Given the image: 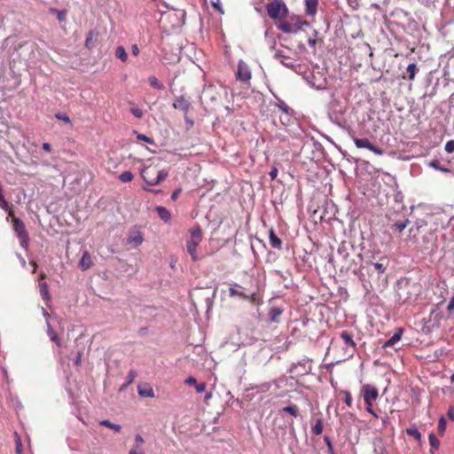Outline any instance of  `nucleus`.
Instances as JSON below:
<instances>
[{
  "instance_id": "1",
  "label": "nucleus",
  "mask_w": 454,
  "mask_h": 454,
  "mask_svg": "<svg viewBox=\"0 0 454 454\" xmlns=\"http://www.w3.org/2000/svg\"><path fill=\"white\" fill-rule=\"evenodd\" d=\"M168 176V171L163 168L160 160H148L141 170L142 179L150 186L163 182Z\"/></svg>"
},
{
  "instance_id": "2",
  "label": "nucleus",
  "mask_w": 454,
  "mask_h": 454,
  "mask_svg": "<svg viewBox=\"0 0 454 454\" xmlns=\"http://www.w3.org/2000/svg\"><path fill=\"white\" fill-rule=\"evenodd\" d=\"M360 395L363 397L365 403V411L375 418H378L377 413L373 410V403L379 397L378 388L371 384H364L360 389Z\"/></svg>"
},
{
  "instance_id": "3",
  "label": "nucleus",
  "mask_w": 454,
  "mask_h": 454,
  "mask_svg": "<svg viewBox=\"0 0 454 454\" xmlns=\"http://www.w3.org/2000/svg\"><path fill=\"white\" fill-rule=\"evenodd\" d=\"M277 27L283 33H297L303 26H309V22L297 15H292L289 20L285 19L276 23Z\"/></svg>"
},
{
  "instance_id": "4",
  "label": "nucleus",
  "mask_w": 454,
  "mask_h": 454,
  "mask_svg": "<svg viewBox=\"0 0 454 454\" xmlns=\"http://www.w3.org/2000/svg\"><path fill=\"white\" fill-rule=\"evenodd\" d=\"M266 10L271 20L280 22L288 16V8L282 0H273L266 4Z\"/></svg>"
},
{
  "instance_id": "5",
  "label": "nucleus",
  "mask_w": 454,
  "mask_h": 454,
  "mask_svg": "<svg viewBox=\"0 0 454 454\" xmlns=\"http://www.w3.org/2000/svg\"><path fill=\"white\" fill-rule=\"evenodd\" d=\"M190 233L191 237L186 242L187 252L191 255L192 261H197V247L202 240L201 229L200 227L193 228L190 231Z\"/></svg>"
},
{
  "instance_id": "6",
  "label": "nucleus",
  "mask_w": 454,
  "mask_h": 454,
  "mask_svg": "<svg viewBox=\"0 0 454 454\" xmlns=\"http://www.w3.org/2000/svg\"><path fill=\"white\" fill-rule=\"evenodd\" d=\"M13 229L17 234L20 246L27 250L29 247V235L26 230L25 224L20 218H13Z\"/></svg>"
},
{
  "instance_id": "7",
  "label": "nucleus",
  "mask_w": 454,
  "mask_h": 454,
  "mask_svg": "<svg viewBox=\"0 0 454 454\" xmlns=\"http://www.w3.org/2000/svg\"><path fill=\"white\" fill-rule=\"evenodd\" d=\"M353 141L357 148H365L374 153L377 155H382L383 150L380 147H377L373 144L370 142L368 138H357L354 137Z\"/></svg>"
},
{
  "instance_id": "8",
  "label": "nucleus",
  "mask_w": 454,
  "mask_h": 454,
  "mask_svg": "<svg viewBox=\"0 0 454 454\" xmlns=\"http://www.w3.org/2000/svg\"><path fill=\"white\" fill-rule=\"evenodd\" d=\"M251 72L248 66L242 60L238 64L236 78L242 82H248L251 80Z\"/></svg>"
},
{
  "instance_id": "9",
  "label": "nucleus",
  "mask_w": 454,
  "mask_h": 454,
  "mask_svg": "<svg viewBox=\"0 0 454 454\" xmlns=\"http://www.w3.org/2000/svg\"><path fill=\"white\" fill-rule=\"evenodd\" d=\"M144 242L143 233L136 227L129 231L127 243L131 245L133 247H139Z\"/></svg>"
},
{
  "instance_id": "10",
  "label": "nucleus",
  "mask_w": 454,
  "mask_h": 454,
  "mask_svg": "<svg viewBox=\"0 0 454 454\" xmlns=\"http://www.w3.org/2000/svg\"><path fill=\"white\" fill-rule=\"evenodd\" d=\"M427 223L425 221H417L409 230V238L415 242H418V235L423 233L427 229Z\"/></svg>"
},
{
  "instance_id": "11",
  "label": "nucleus",
  "mask_w": 454,
  "mask_h": 454,
  "mask_svg": "<svg viewBox=\"0 0 454 454\" xmlns=\"http://www.w3.org/2000/svg\"><path fill=\"white\" fill-rule=\"evenodd\" d=\"M340 339L343 340L344 344L346 345L347 348H352V352H351V355L354 353V351L356 350V344L353 339L354 335L351 332H348V331H342L340 333Z\"/></svg>"
},
{
  "instance_id": "12",
  "label": "nucleus",
  "mask_w": 454,
  "mask_h": 454,
  "mask_svg": "<svg viewBox=\"0 0 454 454\" xmlns=\"http://www.w3.org/2000/svg\"><path fill=\"white\" fill-rule=\"evenodd\" d=\"M191 104L187 98L184 96H180L176 98L173 103V107L175 109H178L183 111L184 113H187L190 109Z\"/></svg>"
},
{
  "instance_id": "13",
  "label": "nucleus",
  "mask_w": 454,
  "mask_h": 454,
  "mask_svg": "<svg viewBox=\"0 0 454 454\" xmlns=\"http://www.w3.org/2000/svg\"><path fill=\"white\" fill-rule=\"evenodd\" d=\"M138 395L142 397H154V391L153 387L147 384H140L137 387Z\"/></svg>"
},
{
  "instance_id": "14",
  "label": "nucleus",
  "mask_w": 454,
  "mask_h": 454,
  "mask_svg": "<svg viewBox=\"0 0 454 454\" xmlns=\"http://www.w3.org/2000/svg\"><path fill=\"white\" fill-rule=\"evenodd\" d=\"M403 333V329L397 328L393 336L383 344L382 348H387L388 347H393L396 342H398L401 340Z\"/></svg>"
},
{
  "instance_id": "15",
  "label": "nucleus",
  "mask_w": 454,
  "mask_h": 454,
  "mask_svg": "<svg viewBox=\"0 0 454 454\" xmlns=\"http://www.w3.org/2000/svg\"><path fill=\"white\" fill-rule=\"evenodd\" d=\"M318 0H305L306 14L314 17L317 12Z\"/></svg>"
},
{
  "instance_id": "16",
  "label": "nucleus",
  "mask_w": 454,
  "mask_h": 454,
  "mask_svg": "<svg viewBox=\"0 0 454 454\" xmlns=\"http://www.w3.org/2000/svg\"><path fill=\"white\" fill-rule=\"evenodd\" d=\"M92 266V259L88 251L83 252L82 256L79 262V267L82 270H87Z\"/></svg>"
},
{
  "instance_id": "17",
  "label": "nucleus",
  "mask_w": 454,
  "mask_h": 454,
  "mask_svg": "<svg viewBox=\"0 0 454 454\" xmlns=\"http://www.w3.org/2000/svg\"><path fill=\"white\" fill-rule=\"evenodd\" d=\"M387 264H388V260L387 258H381L380 260V262H373L371 264V266L373 268L374 271L378 272V275L380 277V275H382L385 272Z\"/></svg>"
},
{
  "instance_id": "18",
  "label": "nucleus",
  "mask_w": 454,
  "mask_h": 454,
  "mask_svg": "<svg viewBox=\"0 0 454 454\" xmlns=\"http://www.w3.org/2000/svg\"><path fill=\"white\" fill-rule=\"evenodd\" d=\"M424 232H426V233L423 236V247H422V249L423 250H427L434 243L436 239L434 237V234L432 231L427 232L425 231Z\"/></svg>"
},
{
  "instance_id": "19",
  "label": "nucleus",
  "mask_w": 454,
  "mask_h": 454,
  "mask_svg": "<svg viewBox=\"0 0 454 454\" xmlns=\"http://www.w3.org/2000/svg\"><path fill=\"white\" fill-rule=\"evenodd\" d=\"M270 244L272 247L281 249L282 248V240L275 234L273 229L270 231Z\"/></svg>"
},
{
  "instance_id": "20",
  "label": "nucleus",
  "mask_w": 454,
  "mask_h": 454,
  "mask_svg": "<svg viewBox=\"0 0 454 454\" xmlns=\"http://www.w3.org/2000/svg\"><path fill=\"white\" fill-rule=\"evenodd\" d=\"M155 210L162 221H164L165 223L169 222L171 218V214L166 207L158 206L156 207Z\"/></svg>"
},
{
  "instance_id": "21",
  "label": "nucleus",
  "mask_w": 454,
  "mask_h": 454,
  "mask_svg": "<svg viewBox=\"0 0 454 454\" xmlns=\"http://www.w3.org/2000/svg\"><path fill=\"white\" fill-rule=\"evenodd\" d=\"M274 58L276 59H278L284 66H286L287 67H291L294 66L293 62L287 61L290 59V58L284 55L282 51H279V50L276 51L274 53Z\"/></svg>"
},
{
  "instance_id": "22",
  "label": "nucleus",
  "mask_w": 454,
  "mask_h": 454,
  "mask_svg": "<svg viewBox=\"0 0 454 454\" xmlns=\"http://www.w3.org/2000/svg\"><path fill=\"white\" fill-rule=\"evenodd\" d=\"M283 313V309L278 307H273L270 309L269 315L271 322L277 323L279 320L280 316Z\"/></svg>"
},
{
  "instance_id": "23",
  "label": "nucleus",
  "mask_w": 454,
  "mask_h": 454,
  "mask_svg": "<svg viewBox=\"0 0 454 454\" xmlns=\"http://www.w3.org/2000/svg\"><path fill=\"white\" fill-rule=\"evenodd\" d=\"M229 294H230V296H231V297L239 296L240 298H242L244 300L254 301V299H251V297L249 295L244 294L243 292H240L236 287H231L229 289Z\"/></svg>"
},
{
  "instance_id": "24",
  "label": "nucleus",
  "mask_w": 454,
  "mask_h": 454,
  "mask_svg": "<svg viewBox=\"0 0 454 454\" xmlns=\"http://www.w3.org/2000/svg\"><path fill=\"white\" fill-rule=\"evenodd\" d=\"M418 71L417 65L415 63H411L407 67V74L408 77L403 76V79L408 78L410 81H413L415 79L416 73Z\"/></svg>"
},
{
  "instance_id": "25",
  "label": "nucleus",
  "mask_w": 454,
  "mask_h": 454,
  "mask_svg": "<svg viewBox=\"0 0 454 454\" xmlns=\"http://www.w3.org/2000/svg\"><path fill=\"white\" fill-rule=\"evenodd\" d=\"M339 395L343 397L344 403L347 404L348 408H351L353 406L352 395L349 391L340 390L339 392Z\"/></svg>"
},
{
  "instance_id": "26",
  "label": "nucleus",
  "mask_w": 454,
  "mask_h": 454,
  "mask_svg": "<svg viewBox=\"0 0 454 454\" xmlns=\"http://www.w3.org/2000/svg\"><path fill=\"white\" fill-rule=\"evenodd\" d=\"M39 289L42 298L44 301H49L51 299V295L48 290V285L45 282L39 283Z\"/></svg>"
},
{
  "instance_id": "27",
  "label": "nucleus",
  "mask_w": 454,
  "mask_h": 454,
  "mask_svg": "<svg viewBox=\"0 0 454 454\" xmlns=\"http://www.w3.org/2000/svg\"><path fill=\"white\" fill-rule=\"evenodd\" d=\"M115 57L119 59H121L122 62H127L128 60V54L126 52V50L123 46H118L115 51Z\"/></svg>"
},
{
  "instance_id": "28",
  "label": "nucleus",
  "mask_w": 454,
  "mask_h": 454,
  "mask_svg": "<svg viewBox=\"0 0 454 454\" xmlns=\"http://www.w3.org/2000/svg\"><path fill=\"white\" fill-rule=\"evenodd\" d=\"M96 35L93 31H90L87 35L85 40V47L88 49H92L95 45Z\"/></svg>"
},
{
  "instance_id": "29",
  "label": "nucleus",
  "mask_w": 454,
  "mask_h": 454,
  "mask_svg": "<svg viewBox=\"0 0 454 454\" xmlns=\"http://www.w3.org/2000/svg\"><path fill=\"white\" fill-rule=\"evenodd\" d=\"M99 424H100L101 426H104V427H108V428H110V429H112V430H114V431H115V432H120V431H121V426H120V425H118V424H114V423H112V422H111L110 420H108V419L101 420V421L99 422Z\"/></svg>"
},
{
  "instance_id": "30",
  "label": "nucleus",
  "mask_w": 454,
  "mask_h": 454,
  "mask_svg": "<svg viewBox=\"0 0 454 454\" xmlns=\"http://www.w3.org/2000/svg\"><path fill=\"white\" fill-rule=\"evenodd\" d=\"M47 333L51 340L54 341L58 346H60L59 338L50 324H48Z\"/></svg>"
},
{
  "instance_id": "31",
  "label": "nucleus",
  "mask_w": 454,
  "mask_h": 454,
  "mask_svg": "<svg viewBox=\"0 0 454 454\" xmlns=\"http://www.w3.org/2000/svg\"><path fill=\"white\" fill-rule=\"evenodd\" d=\"M428 166L442 172H449L447 168L442 167L441 162L438 160H430L428 162Z\"/></svg>"
},
{
  "instance_id": "32",
  "label": "nucleus",
  "mask_w": 454,
  "mask_h": 454,
  "mask_svg": "<svg viewBox=\"0 0 454 454\" xmlns=\"http://www.w3.org/2000/svg\"><path fill=\"white\" fill-rule=\"evenodd\" d=\"M406 434L410 436L414 437L417 441H420L421 439V434L419 432L416 427L407 428Z\"/></svg>"
},
{
  "instance_id": "33",
  "label": "nucleus",
  "mask_w": 454,
  "mask_h": 454,
  "mask_svg": "<svg viewBox=\"0 0 454 454\" xmlns=\"http://www.w3.org/2000/svg\"><path fill=\"white\" fill-rule=\"evenodd\" d=\"M149 83L152 87L158 89V90H163L164 85L158 80L155 76H150L148 78Z\"/></svg>"
},
{
  "instance_id": "34",
  "label": "nucleus",
  "mask_w": 454,
  "mask_h": 454,
  "mask_svg": "<svg viewBox=\"0 0 454 454\" xmlns=\"http://www.w3.org/2000/svg\"><path fill=\"white\" fill-rule=\"evenodd\" d=\"M134 178V175L132 174V172L130 171H124L122 172L120 176H119V179L122 182V183H128V182H130L132 181Z\"/></svg>"
},
{
  "instance_id": "35",
  "label": "nucleus",
  "mask_w": 454,
  "mask_h": 454,
  "mask_svg": "<svg viewBox=\"0 0 454 454\" xmlns=\"http://www.w3.org/2000/svg\"><path fill=\"white\" fill-rule=\"evenodd\" d=\"M282 411L287 412L295 418L298 416L299 412L298 408L295 405L286 406L282 409Z\"/></svg>"
},
{
  "instance_id": "36",
  "label": "nucleus",
  "mask_w": 454,
  "mask_h": 454,
  "mask_svg": "<svg viewBox=\"0 0 454 454\" xmlns=\"http://www.w3.org/2000/svg\"><path fill=\"white\" fill-rule=\"evenodd\" d=\"M323 422L321 419H317V423L315 424V426L312 427V433L316 435H319L322 434L323 432Z\"/></svg>"
},
{
  "instance_id": "37",
  "label": "nucleus",
  "mask_w": 454,
  "mask_h": 454,
  "mask_svg": "<svg viewBox=\"0 0 454 454\" xmlns=\"http://www.w3.org/2000/svg\"><path fill=\"white\" fill-rule=\"evenodd\" d=\"M408 223L409 220H405L404 222H396L392 225V229H395V231L401 232L406 228Z\"/></svg>"
},
{
  "instance_id": "38",
  "label": "nucleus",
  "mask_w": 454,
  "mask_h": 454,
  "mask_svg": "<svg viewBox=\"0 0 454 454\" xmlns=\"http://www.w3.org/2000/svg\"><path fill=\"white\" fill-rule=\"evenodd\" d=\"M429 442L432 449L435 450L439 449L440 441L436 438V436L434 434H431L429 435Z\"/></svg>"
},
{
  "instance_id": "39",
  "label": "nucleus",
  "mask_w": 454,
  "mask_h": 454,
  "mask_svg": "<svg viewBox=\"0 0 454 454\" xmlns=\"http://www.w3.org/2000/svg\"><path fill=\"white\" fill-rule=\"evenodd\" d=\"M0 208L4 210H8V201L5 200L3 193V187L0 184Z\"/></svg>"
},
{
  "instance_id": "40",
  "label": "nucleus",
  "mask_w": 454,
  "mask_h": 454,
  "mask_svg": "<svg viewBox=\"0 0 454 454\" xmlns=\"http://www.w3.org/2000/svg\"><path fill=\"white\" fill-rule=\"evenodd\" d=\"M446 429V420L444 417H441L438 422V431L439 434H443Z\"/></svg>"
},
{
  "instance_id": "41",
  "label": "nucleus",
  "mask_w": 454,
  "mask_h": 454,
  "mask_svg": "<svg viewBox=\"0 0 454 454\" xmlns=\"http://www.w3.org/2000/svg\"><path fill=\"white\" fill-rule=\"evenodd\" d=\"M55 117L58 119V120H61L67 123H71V120L70 118L65 114H62V113H58L55 114Z\"/></svg>"
},
{
  "instance_id": "42",
  "label": "nucleus",
  "mask_w": 454,
  "mask_h": 454,
  "mask_svg": "<svg viewBox=\"0 0 454 454\" xmlns=\"http://www.w3.org/2000/svg\"><path fill=\"white\" fill-rule=\"evenodd\" d=\"M144 439L143 437L140 435V434H137L135 436V442H136V446L133 448V449H137L139 450L141 445L144 443Z\"/></svg>"
},
{
  "instance_id": "43",
  "label": "nucleus",
  "mask_w": 454,
  "mask_h": 454,
  "mask_svg": "<svg viewBox=\"0 0 454 454\" xmlns=\"http://www.w3.org/2000/svg\"><path fill=\"white\" fill-rule=\"evenodd\" d=\"M445 151L448 153H451L454 152V140H450L445 145Z\"/></svg>"
},
{
  "instance_id": "44",
  "label": "nucleus",
  "mask_w": 454,
  "mask_h": 454,
  "mask_svg": "<svg viewBox=\"0 0 454 454\" xmlns=\"http://www.w3.org/2000/svg\"><path fill=\"white\" fill-rule=\"evenodd\" d=\"M130 112L132 114L137 118H142L143 117V111L140 108L137 107H132L130 109Z\"/></svg>"
},
{
  "instance_id": "45",
  "label": "nucleus",
  "mask_w": 454,
  "mask_h": 454,
  "mask_svg": "<svg viewBox=\"0 0 454 454\" xmlns=\"http://www.w3.org/2000/svg\"><path fill=\"white\" fill-rule=\"evenodd\" d=\"M137 377V372L136 371L134 370H130L128 373V381H127V385L132 383L134 381V380L136 379Z\"/></svg>"
},
{
  "instance_id": "46",
  "label": "nucleus",
  "mask_w": 454,
  "mask_h": 454,
  "mask_svg": "<svg viewBox=\"0 0 454 454\" xmlns=\"http://www.w3.org/2000/svg\"><path fill=\"white\" fill-rule=\"evenodd\" d=\"M284 113L288 114L289 113V106L282 100H279V102L277 105Z\"/></svg>"
},
{
  "instance_id": "47",
  "label": "nucleus",
  "mask_w": 454,
  "mask_h": 454,
  "mask_svg": "<svg viewBox=\"0 0 454 454\" xmlns=\"http://www.w3.org/2000/svg\"><path fill=\"white\" fill-rule=\"evenodd\" d=\"M206 383H197L194 387L198 393H202L206 390Z\"/></svg>"
},
{
  "instance_id": "48",
  "label": "nucleus",
  "mask_w": 454,
  "mask_h": 454,
  "mask_svg": "<svg viewBox=\"0 0 454 454\" xmlns=\"http://www.w3.org/2000/svg\"><path fill=\"white\" fill-rule=\"evenodd\" d=\"M57 18L59 21H64L67 18V11L59 10V12L57 13Z\"/></svg>"
},
{
  "instance_id": "49",
  "label": "nucleus",
  "mask_w": 454,
  "mask_h": 454,
  "mask_svg": "<svg viewBox=\"0 0 454 454\" xmlns=\"http://www.w3.org/2000/svg\"><path fill=\"white\" fill-rule=\"evenodd\" d=\"M184 383L191 386H195L197 384V380L194 377L189 376L185 380Z\"/></svg>"
},
{
  "instance_id": "50",
  "label": "nucleus",
  "mask_w": 454,
  "mask_h": 454,
  "mask_svg": "<svg viewBox=\"0 0 454 454\" xmlns=\"http://www.w3.org/2000/svg\"><path fill=\"white\" fill-rule=\"evenodd\" d=\"M181 192H182V189H181V188H177V189H176V190L172 192V194H171V197H170V198H171V200H174V201H175V200H177V198L179 197V195H180Z\"/></svg>"
},
{
  "instance_id": "51",
  "label": "nucleus",
  "mask_w": 454,
  "mask_h": 454,
  "mask_svg": "<svg viewBox=\"0 0 454 454\" xmlns=\"http://www.w3.org/2000/svg\"><path fill=\"white\" fill-rule=\"evenodd\" d=\"M447 416L450 420L454 421V407L453 406L449 407Z\"/></svg>"
},
{
  "instance_id": "52",
  "label": "nucleus",
  "mask_w": 454,
  "mask_h": 454,
  "mask_svg": "<svg viewBox=\"0 0 454 454\" xmlns=\"http://www.w3.org/2000/svg\"><path fill=\"white\" fill-rule=\"evenodd\" d=\"M270 178L274 180L278 176V168L276 167L272 168L269 173Z\"/></svg>"
},
{
  "instance_id": "53",
  "label": "nucleus",
  "mask_w": 454,
  "mask_h": 454,
  "mask_svg": "<svg viewBox=\"0 0 454 454\" xmlns=\"http://www.w3.org/2000/svg\"><path fill=\"white\" fill-rule=\"evenodd\" d=\"M325 441L326 442L329 453H333V445H332V442H331L329 437H325Z\"/></svg>"
},
{
  "instance_id": "54",
  "label": "nucleus",
  "mask_w": 454,
  "mask_h": 454,
  "mask_svg": "<svg viewBox=\"0 0 454 454\" xmlns=\"http://www.w3.org/2000/svg\"><path fill=\"white\" fill-rule=\"evenodd\" d=\"M137 138L148 143H153V140L150 137H146L145 135H138Z\"/></svg>"
},
{
  "instance_id": "55",
  "label": "nucleus",
  "mask_w": 454,
  "mask_h": 454,
  "mask_svg": "<svg viewBox=\"0 0 454 454\" xmlns=\"http://www.w3.org/2000/svg\"><path fill=\"white\" fill-rule=\"evenodd\" d=\"M131 52L133 55L137 56L139 53V48L137 44H133L131 47Z\"/></svg>"
},
{
  "instance_id": "56",
  "label": "nucleus",
  "mask_w": 454,
  "mask_h": 454,
  "mask_svg": "<svg viewBox=\"0 0 454 454\" xmlns=\"http://www.w3.org/2000/svg\"><path fill=\"white\" fill-rule=\"evenodd\" d=\"M43 150H45V151H47V152H50V151H51V145H50V144H48V143H44V144H43Z\"/></svg>"
},
{
  "instance_id": "57",
  "label": "nucleus",
  "mask_w": 454,
  "mask_h": 454,
  "mask_svg": "<svg viewBox=\"0 0 454 454\" xmlns=\"http://www.w3.org/2000/svg\"><path fill=\"white\" fill-rule=\"evenodd\" d=\"M5 211H6V212H8V215H9V216H11V217H12V219H13V218H15V217H14V212H13V210H12V209H11V208H10V207H9V206H8V210H5Z\"/></svg>"
},
{
  "instance_id": "58",
  "label": "nucleus",
  "mask_w": 454,
  "mask_h": 454,
  "mask_svg": "<svg viewBox=\"0 0 454 454\" xmlns=\"http://www.w3.org/2000/svg\"><path fill=\"white\" fill-rule=\"evenodd\" d=\"M16 451L18 454H21V444L20 443L17 444Z\"/></svg>"
},
{
  "instance_id": "59",
  "label": "nucleus",
  "mask_w": 454,
  "mask_h": 454,
  "mask_svg": "<svg viewBox=\"0 0 454 454\" xmlns=\"http://www.w3.org/2000/svg\"><path fill=\"white\" fill-rule=\"evenodd\" d=\"M308 43H309V44L310 46H315L316 45V40L315 39H309Z\"/></svg>"
},
{
  "instance_id": "60",
  "label": "nucleus",
  "mask_w": 454,
  "mask_h": 454,
  "mask_svg": "<svg viewBox=\"0 0 454 454\" xmlns=\"http://www.w3.org/2000/svg\"><path fill=\"white\" fill-rule=\"evenodd\" d=\"M80 363H81V355L79 354L77 358L75 359L74 364H75V365H79Z\"/></svg>"
},
{
  "instance_id": "61",
  "label": "nucleus",
  "mask_w": 454,
  "mask_h": 454,
  "mask_svg": "<svg viewBox=\"0 0 454 454\" xmlns=\"http://www.w3.org/2000/svg\"><path fill=\"white\" fill-rule=\"evenodd\" d=\"M129 454H139V453H138V450H137V449H131V450H129Z\"/></svg>"
},
{
  "instance_id": "62",
  "label": "nucleus",
  "mask_w": 454,
  "mask_h": 454,
  "mask_svg": "<svg viewBox=\"0 0 454 454\" xmlns=\"http://www.w3.org/2000/svg\"><path fill=\"white\" fill-rule=\"evenodd\" d=\"M211 397H212V393H210V392L207 393V394H206V395H205V399H206V400H208V399H210Z\"/></svg>"
},
{
  "instance_id": "63",
  "label": "nucleus",
  "mask_w": 454,
  "mask_h": 454,
  "mask_svg": "<svg viewBox=\"0 0 454 454\" xmlns=\"http://www.w3.org/2000/svg\"><path fill=\"white\" fill-rule=\"evenodd\" d=\"M31 264L33 265L34 267V270H33V272H35L36 271V269H37V264L35 262H32Z\"/></svg>"
},
{
  "instance_id": "64",
  "label": "nucleus",
  "mask_w": 454,
  "mask_h": 454,
  "mask_svg": "<svg viewBox=\"0 0 454 454\" xmlns=\"http://www.w3.org/2000/svg\"><path fill=\"white\" fill-rule=\"evenodd\" d=\"M58 12H59V10H57V9H55V8H51V9H50V12H51V13H58Z\"/></svg>"
}]
</instances>
